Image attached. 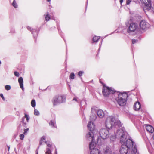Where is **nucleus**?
Segmentation results:
<instances>
[{
	"label": "nucleus",
	"instance_id": "obj_27",
	"mask_svg": "<svg viewBox=\"0 0 154 154\" xmlns=\"http://www.w3.org/2000/svg\"><path fill=\"white\" fill-rule=\"evenodd\" d=\"M45 154H52L51 151L49 148H46Z\"/></svg>",
	"mask_w": 154,
	"mask_h": 154
},
{
	"label": "nucleus",
	"instance_id": "obj_28",
	"mask_svg": "<svg viewBox=\"0 0 154 154\" xmlns=\"http://www.w3.org/2000/svg\"><path fill=\"white\" fill-rule=\"evenodd\" d=\"M74 77L75 74L73 72L71 73L70 75L69 78L72 79H74Z\"/></svg>",
	"mask_w": 154,
	"mask_h": 154
},
{
	"label": "nucleus",
	"instance_id": "obj_54",
	"mask_svg": "<svg viewBox=\"0 0 154 154\" xmlns=\"http://www.w3.org/2000/svg\"><path fill=\"white\" fill-rule=\"evenodd\" d=\"M113 33V32H112V33H111V34H112Z\"/></svg>",
	"mask_w": 154,
	"mask_h": 154
},
{
	"label": "nucleus",
	"instance_id": "obj_41",
	"mask_svg": "<svg viewBox=\"0 0 154 154\" xmlns=\"http://www.w3.org/2000/svg\"><path fill=\"white\" fill-rule=\"evenodd\" d=\"M123 0H120V3L121 4H122V2H123Z\"/></svg>",
	"mask_w": 154,
	"mask_h": 154
},
{
	"label": "nucleus",
	"instance_id": "obj_44",
	"mask_svg": "<svg viewBox=\"0 0 154 154\" xmlns=\"http://www.w3.org/2000/svg\"><path fill=\"white\" fill-rule=\"evenodd\" d=\"M8 151H9L10 149V146H8Z\"/></svg>",
	"mask_w": 154,
	"mask_h": 154
},
{
	"label": "nucleus",
	"instance_id": "obj_42",
	"mask_svg": "<svg viewBox=\"0 0 154 154\" xmlns=\"http://www.w3.org/2000/svg\"><path fill=\"white\" fill-rule=\"evenodd\" d=\"M39 147H38V148H37V150H36V154H38V150L39 149Z\"/></svg>",
	"mask_w": 154,
	"mask_h": 154
},
{
	"label": "nucleus",
	"instance_id": "obj_56",
	"mask_svg": "<svg viewBox=\"0 0 154 154\" xmlns=\"http://www.w3.org/2000/svg\"><path fill=\"white\" fill-rule=\"evenodd\" d=\"M9 0V1L10 2L11 0Z\"/></svg>",
	"mask_w": 154,
	"mask_h": 154
},
{
	"label": "nucleus",
	"instance_id": "obj_20",
	"mask_svg": "<svg viewBox=\"0 0 154 154\" xmlns=\"http://www.w3.org/2000/svg\"><path fill=\"white\" fill-rule=\"evenodd\" d=\"M18 81L20 84V88L22 90H23L24 88H23V78L22 77H20L18 79Z\"/></svg>",
	"mask_w": 154,
	"mask_h": 154
},
{
	"label": "nucleus",
	"instance_id": "obj_11",
	"mask_svg": "<svg viewBox=\"0 0 154 154\" xmlns=\"http://www.w3.org/2000/svg\"><path fill=\"white\" fill-rule=\"evenodd\" d=\"M150 26V24L145 20H143L140 22V26L142 29L146 30L149 28Z\"/></svg>",
	"mask_w": 154,
	"mask_h": 154
},
{
	"label": "nucleus",
	"instance_id": "obj_23",
	"mask_svg": "<svg viewBox=\"0 0 154 154\" xmlns=\"http://www.w3.org/2000/svg\"><path fill=\"white\" fill-rule=\"evenodd\" d=\"M45 20L46 21H49L50 19V17L48 12L46 13V14L44 15Z\"/></svg>",
	"mask_w": 154,
	"mask_h": 154
},
{
	"label": "nucleus",
	"instance_id": "obj_8",
	"mask_svg": "<svg viewBox=\"0 0 154 154\" xmlns=\"http://www.w3.org/2000/svg\"><path fill=\"white\" fill-rule=\"evenodd\" d=\"M142 3L144 5V9L149 11L152 7L151 0H142Z\"/></svg>",
	"mask_w": 154,
	"mask_h": 154
},
{
	"label": "nucleus",
	"instance_id": "obj_40",
	"mask_svg": "<svg viewBox=\"0 0 154 154\" xmlns=\"http://www.w3.org/2000/svg\"><path fill=\"white\" fill-rule=\"evenodd\" d=\"M15 32V30L14 29H11V30L10 32V33H14Z\"/></svg>",
	"mask_w": 154,
	"mask_h": 154
},
{
	"label": "nucleus",
	"instance_id": "obj_33",
	"mask_svg": "<svg viewBox=\"0 0 154 154\" xmlns=\"http://www.w3.org/2000/svg\"><path fill=\"white\" fill-rule=\"evenodd\" d=\"M78 99H79L77 97H74L73 98L72 100L73 101H75L77 102L78 103H79V101Z\"/></svg>",
	"mask_w": 154,
	"mask_h": 154
},
{
	"label": "nucleus",
	"instance_id": "obj_1",
	"mask_svg": "<svg viewBox=\"0 0 154 154\" xmlns=\"http://www.w3.org/2000/svg\"><path fill=\"white\" fill-rule=\"evenodd\" d=\"M116 137L119 139L122 144L120 149L121 154H136L137 148L135 143L131 138H128V133L124 127L117 130L115 133Z\"/></svg>",
	"mask_w": 154,
	"mask_h": 154
},
{
	"label": "nucleus",
	"instance_id": "obj_39",
	"mask_svg": "<svg viewBox=\"0 0 154 154\" xmlns=\"http://www.w3.org/2000/svg\"><path fill=\"white\" fill-rule=\"evenodd\" d=\"M0 96L1 97V98H2L3 100L4 101H5V98H4V97L3 95V94H0Z\"/></svg>",
	"mask_w": 154,
	"mask_h": 154
},
{
	"label": "nucleus",
	"instance_id": "obj_24",
	"mask_svg": "<svg viewBox=\"0 0 154 154\" xmlns=\"http://www.w3.org/2000/svg\"><path fill=\"white\" fill-rule=\"evenodd\" d=\"M11 5L15 8H17L18 7V5L15 0H13Z\"/></svg>",
	"mask_w": 154,
	"mask_h": 154
},
{
	"label": "nucleus",
	"instance_id": "obj_4",
	"mask_svg": "<svg viewBox=\"0 0 154 154\" xmlns=\"http://www.w3.org/2000/svg\"><path fill=\"white\" fill-rule=\"evenodd\" d=\"M116 90L112 87H109L103 85L102 88V94L105 97H109L110 99L114 98L115 96V93H116Z\"/></svg>",
	"mask_w": 154,
	"mask_h": 154
},
{
	"label": "nucleus",
	"instance_id": "obj_46",
	"mask_svg": "<svg viewBox=\"0 0 154 154\" xmlns=\"http://www.w3.org/2000/svg\"><path fill=\"white\" fill-rule=\"evenodd\" d=\"M152 11H153V12L154 13V6L152 8Z\"/></svg>",
	"mask_w": 154,
	"mask_h": 154
},
{
	"label": "nucleus",
	"instance_id": "obj_30",
	"mask_svg": "<svg viewBox=\"0 0 154 154\" xmlns=\"http://www.w3.org/2000/svg\"><path fill=\"white\" fill-rule=\"evenodd\" d=\"M34 114L36 116H38L39 115V111L35 109L34 111Z\"/></svg>",
	"mask_w": 154,
	"mask_h": 154
},
{
	"label": "nucleus",
	"instance_id": "obj_34",
	"mask_svg": "<svg viewBox=\"0 0 154 154\" xmlns=\"http://www.w3.org/2000/svg\"><path fill=\"white\" fill-rule=\"evenodd\" d=\"M14 74L15 76L17 77H19L20 76L19 72L17 71H15L14 72Z\"/></svg>",
	"mask_w": 154,
	"mask_h": 154
},
{
	"label": "nucleus",
	"instance_id": "obj_19",
	"mask_svg": "<svg viewBox=\"0 0 154 154\" xmlns=\"http://www.w3.org/2000/svg\"><path fill=\"white\" fill-rule=\"evenodd\" d=\"M146 129L148 132L150 133H152L154 131V128L150 125L146 126Z\"/></svg>",
	"mask_w": 154,
	"mask_h": 154
},
{
	"label": "nucleus",
	"instance_id": "obj_36",
	"mask_svg": "<svg viewBox=\"0 0 154 154\" xmlns=\"http://www.w3.org/2000/svg\"><path fill=\"white\" fill-rule=\"evenodd\" d=\"M132 44H134L137 43L138 42V40L137 39H132Z\"/></svg>",
	"mask_w": 154,
	"mask_h": 154
},
{
	"label": "nucleus",
	"instance_id": "obj_37",
	"mask_svg": "<svg viewBox=\"0 0 154 154\" xmlns=\"http://www.w3.org/2000/svg\"><path fill=\"white\" fill-rule=\"evenodd\" d=\"M29 130V128L27 129H24V134H25L26 133H27V132Z\"/></svg>",
	"mask_w": 154,
	"mask_h": 154
},
{
	"label": "nucleus",
	"instance_id": "obj_15",
	"mask_svg": "<svg viewBox=\"0 0 154 154\" xmlns=\"http://www.w3.org/2000/svg\"><path fill=\"white\" fill-rule=\"evenodd\" d=\"M27 29L28 30L31 31L32 34H33V37L34 38L36 37L38 35V31L35 29H32L31 27L28 26L27 27Z\"/></svg>",
	"mask_w": 154,
	"mask_h": 154
},
{
	"label": "nucleus",
	"instance_id": "obj_32",
	"mask_svg": "<svg viewBox=\"0 0 154 154\" xmlns=\"http://www.w3.org/2000/svg\"><path fill=\"white\" fill-rule=\"evenodd\" d=\"M45 143L47 144V146L48 147H50L52 145V143L51 142H45Z\"/></svg>",
	"mask_w": 154,
	"mask_h": 154
},
{
	"label": "nucleus",
	"instance_id": "obj_2",
	"mask_svg": "<svg viewBox=\"0 0 154 154\" xmlns=\"http://www.w3.org/2000/svg\"><path fill=\"white\" fill-rule=\"evenodd\" d=\"M105 125L109 129L114 128H117L121 126V122L117 119H116L112 116H108L106 118Z\"/></svg>",
	"mask_w": 154,
	"mask_h": 154
},
{
	"label": "nucleus",
	"instance_id": "obj_52",
	"mask_svg": "<svg viewBox=\"0 0 154 154\" xmlns=\"http://www.w3.org/2000/svg\"><path fill=\"white\" fill-rule=\"evenodd\" d=\"M1 64V61L0 60V65Z\"/></svg>",
	"mask_w": 154,
	"mask_h": 154
},
{
	"label": "nucleus",
	"instance_id": "obj_21",
	"mask_svg": "<svg viewBox=\"0 0 154 154\" xmlns=\"http://www.w3.org/2000/svg\"><path fill=\"white\" fill-rule=\"evenodd\" d=\"M46 142V137L43 136L41 138L39 142V145H42L43 142Z\"/></svg>",
	"mask_w": 154,
	"mask_h": 154
},
{
	"label": "nucleus",
	"instance_id": "obj_51",
	"mask_svg": "<svg viewBox=\"0 0 154 154\" xmlns=\"http://www.w3.org/2000/svg\"><path fill=\"white\" fill-rule=\"evenodd\" d=\"M107 36H108V35H106V36H105V37H106ZM104 38V37L103 38Z\"/></svg>",
	"mask_w": 154,
	"mask_h": 154
},
{
	"label": "nucleus",
	"instance_id": "obj_12",
	"mask_svg": "<svg viewBox=\"0 0 154 154\" xmlns=\"http://www.w3.org/2000/svg\"><path fill=\"white\" fill-rule=\"evenodd\" d=\"M103 152V154H113L114 153L112 151L111 147L109 146L104 147Z\"/></svg>",
	"mask_w": 154,
	"mask_h": 154
},
{
	"label": "nucleus",
	"instance_id": "obj_53",
	"mask_svg": "<svg viewBox=\"0 0 154 154\" xmlns=\"http://www.w3.org/2000/svg\"><path fill=\"white\" fill-rule=\"evenodd\" d=\"M113 33V32H112V33H111V34H112Z\"/></svg>",
	"mask_w": 154,
	"mask_h": 154
},
{
	"label": "nucleus",
	"instance_id": "obj_47",
	"mask_svg": "<svg viewBox=\"0 0 154 154\" xmlns=\"http://www.w3.org/2000/svg\"><path fill=\"white\" fill-rule=\"evenodd\" d=\"M110 138H110V139H111V140H113H113H114L112 139V137H111Z\"/></svg>",
	"mask_w": 154,
	"mask_h": 154
},
{
	"label": "nucleus",
	"instance_id": "obj_35",
	"mask_svg": "<svg viewBox=\"0 0 154 154\" xmlns=\"http://www.w3.org/2000/svg\"><path fill=\"white\" fill-rule=\"evenodd\" d=\"M20 139L21 140H23V138L24 137V135L23 134H20Z\"/></svg>",
	"mask_w": 154,
	"mask_h": 154
},
{
	"label": "nucleus",
	"instance_id": "obj_31",
	"mask_svg": "<svg viewBox=\"0 0 154 154\" xmlns=\"http://www.w3.org/2000/svg\"><path fill=\"white\" fill-rule=\"evenodd\" d=\"M5 89L7 90H9L11 89V87L9 85H5Z\"/></svg>",
	"mask_w": 154,
	"mask_h": 154
},
{
	"label": "nucleus",
	"instance_id": "obj_14",
	"mask_svg": "<svg viewBox=\"0 0 154 154\" xmlns=\"http://www.w3.org/2000/svg\"><path fill=\"white\" fill-rule=\"evenodd\" d=\"M88 129L90 131L94 132L95 130V125L94 123L91 121L89 122L87 125Z\"/></svg>",
	"mask_w": 154,
	"mask_h": 154
},
{
	"label": "nucleus",
	"instance_id": "obj_5",
	"mask_svg": "<svg viewBox=\"0 0 154 154\" xmlns=\"http://www.w3.org/2000/svg\"><path fill=\"white\" fill-rule=\"evenodd\" d=\"M66 97L64 95H57L54 97L52 100V102L54 106H55L65 102Z\"/></svg>",
	"mask_w": 154,
	"mask_h": 154
},
{
	"label": "nucleus",
	"instance_id": "obj_25",
	"mask_svg": "<svg viewBox=\"0 0 154 154\" xmlns=\"http://www.w3.org/2000/svg\"><path fill=\"white\" fill-rule=\"evenodd\" d=\"M97 117L95 114L92 115L90 116V120L91 121H94L96 120Z\"/></svg>",
	"mask_w": 154,
	"mask_h": 154
},
{
	"label": "nucleus",
	"instance_id": "obj_7",
	"mask_svg": "<svg viewBox=\"0 0 154 154\" xmlns=\"http://www.w3.org/2000/svg\"><path fill=\"white\" fill-rule=\"evenodd\" d=\"M99 134L101 137L103 139L108 137L109 135L108 129L105 128H102L100 130Z\"/></svg>",
	"mask_w": 154,
	"mask_h": 154
},
{
	"label": "nucleus",
	"instance_id": "obj_45",
	"mask_svg": "<svg viewBox=\"0 0 154 154\" xmlns=\"http://www.w3.org/2000/svg\"><path fill=\"white\" fill-rule=\"evenodd\" d=\"M102 41H103V40L102 39V41H101V42L100 43V46H101V45L102 44Z\"/></svg>",
	"mask_w": 154,
	"mask_h": 154
},
{
	"label": "nucleus",
	"instance_id": "obj_3",
	"mask_svg": "<svg viewBox=\"0 0 154 154\" xmlns=\"http://www.w3.org/2000/svg\"><path fill=\"white\" fill-rule=\"evenodd\" d=\"M128 97V95L126 93L117 92L115 93V96L114 97V98L116 100L119 105L123 106L126 104Z\"/></svg>",
	"mask_w": 154,
	"mask_h": 154
},
{
	"label": "nucleus",
	"instance_id": "obj_6",
	"mask_svg": "<svg viewBox=\"0 0 154 154\" xmlns=\"http://www.w3.org/2000/svg\"><path fill=\"white\" fill-rule=\"evenodd\" d=\"M96 146V143L93 142V141L90 142L89 145L90 154H100L99 150L95 148Z\"/></svg>",
	"mask_w": 154,
	"mask_h": 154
},
{
	"label": "nucleus",
	"instance_id": "obj_9",
	"mask_svg": "<svg viewBox=\"0 0 154 154\" xmlns=\"http://www.w3.org/2000/svg\"><path fill=\"white\" fill-rule=\"evenodd\" d=\"M29 116L26 114L25 113L24 116L22 118L20 122V125H22L23 127H26L27 123L29 122Z\"/></svg>",
	"mask_w": 154,
	"mask_h": 154
},
{
	"label": "nucleus",
	"instance_id": "obj_13",
	"mask_svg": "<svg viewBox=\"0 0 154 154\" xmlns=\"http://www.w3.org/2000/svg\"><path fill=\"white\" fill-rule=\"evenodd\" d=\"M94 132L93 131H90L89 132L86 134V139L89 140L93 141L94 140Z\"/></svg>",
	"mask_w": 154,
	"mask_h": 154
},
{
	"label": "nucleus",
	"instance_id": "obj_22",
	"mask_svg": "<svg viewBox=\"0 0 154 154\" xmlns=\"http://www.w3.org/2000/svg\"><path fill=\"white\" fill-rule=\"evenodd\" d=\"M100 36H94L92 38V41L93 43H94V42H97L98 40L100 39Z\"/></svg>",
	"mask_w": 154,
	"mask_h": 154
},
{
	"label": "nucleus",
	"instance_id": "obj_55",
	"mask_svg": "<svg viewBox=\"0 0 154 154\" xmlns=\"http://www.w3.org/2000/svg\"><path fill=\"white\" fill-rule=\"evenodd\" d=\"M113 33V32H112V33H111V34H112Z\"/></svg>",
	"mask_w": 154,
	"mask_h": 154
},
{
	"label": "nucleus",
	"instance_id": "obj_50",
	"mask_svg": "<svg viewBox=\"0 0 154 154\" xmlns=\"http://www.w3.org/2000/svg\"><path fill=\"white\" fill-rule=\"evenodd\" d=\"M80 107H81L82 105L81 104V103L80 104Z\"/></svg>",
	"mask_w": 154,
	"mask_h": 154
},
{
	"label": "nucleus",
	"instance_id": "obj_18",
	"mask_svg": "<svg viewBox=\"0 0 154 154\" xmlns=\"http://www.w3.org/2000/svg\"><path fill=\"white\" fill-rule=\"evenodd\" d=\"M97 113L98 116L100 118H103L105 116L104 112L102 110L99 109L98 110Z\"/></svg>",
	"mask_w": 154,
	"mask_h": 154
},
{
	"label": "nucleus",
	"instance_id": "obj_16",
	"mask_svg": "<svg viewBox=\"0 0 154 154\" xmlns=\"http://www.w3.org/2000/svg\"><path fill=\"white\" fill-rule=\"evenodd\" d=\"M141 107V105L139 102L137 101L134 103L133 106V108L135 110L138 111L140 109Z\"/></svg>",
	"mask_w": 154,
	"mask_h": 154
},
{
	"label": "nucleus",
	"instance_id": "obj_38",
	"mask_svg": "<svg viewBox=\"0 0 154 154\" xmlns=\"http://www.w3.org/2000/svg\"><path fill=\"white\" fill-rule=\"evenodd\" d=\"M131 1V0H127L126 2V4L129 5Z\"/></svg>",
	"mask_w": 154,
	"mask_h": 154
},
{
	"label": "nucleus",
	"instance_id": "obj_43",
	"mask_svg": "<svg viewBox=\"0 0 154 154\" xmlns=\"http://www.w3.org/2000/svg\"><path fill=\"white\" fill-rule=\"evenodd\" d=\"M54 154H57V151L56 149L55 150V152Z\"/></svg>",
	"mask_w": 154,
	"mask_h": 154
},
{
	"label": "nucleus",
	"instance_id": "obj_26",
	"mask_svg": "<svg viewBox=\"0 0 154 154\" xmlns=\"http://www.w3.org/2000/svg\"><path fill=\"white\" fill-rule=\"evenodd\" d=\"M31 105L33 107H35L36 106V102L34 99H33L31 102Z\"/></svg>",
	"mask_w": 154,
	"mask_h": 154
},
{
	"label": "nucleus",
	"instance_id": "obj_10",
	"mask_svg": "<svg viewBox=\"0 0 154 154\" xmlns=\"http://www.w3.org/2000/svg\"><path fill=\"white\" fill-rule=\"evenodd\" d=\"M138 27V25L136 23H130L127 29V31L129 33L134 32L137 29Z\"/></svg>",
	"mask_w": 154,
	"mask_h": 154
},
{
	"label": "nucleus",
	"instance_id": "obj_49",
	"mask_svg": "<svg viewBox=\"0 0 154 154\" xmlns=\"http://www.w3.org/2000/svg\"><path fill=\"white\" fill-rule=\"evenodd\" d=\"M99 139H98L97 140V143H99Z\"/></svg>",
	"mask_w": 154,
	"mask_h": 154
},
{
	"label": "nucleus",
	"instance_id": "obj_48",
	"mask_svg": "<svg viewBox=\"0 0 154 154\" xmlns=\"http://www.w3.org/2000/svg\"><path fill=\"white\" fill-rule=\"evenodd\" d=\"M47 0V1L48 2H50V1H51V0Z\"/></svg>",
	"mask_w": 154,
	"mask_h": 154
},
{
	"label": "nucleus",
	"instance_id": "obj_29",
	"mask_svg": "<svg viewBox=\"0 0 154 154\" xmlns=\"http://www.w3.org/2000/svg\"><path fill=\"white\" fill-rule=\"evenodd\" d=\"M84 73V71H80L78 72V75L79 77H81L82 75Z\"/></svg>",
	"mask_w": 154,
	"mask_h": 154
},
{
	"label": "nucleus",
	"instance_id": "obj_17",
	"mask_svg": "<svg viewBox=\"0 0 154 154\" xmlns=\"http://www.w3.org/2000/svg\"><path fill=\"white\" fill-rule=\"evenodd\" d=\"M49 126L52 128H57L55 119H52L49 122Z\"/></svg>",
	"mask_w": 154,
	"mask_h": 154
}]
</instances>
